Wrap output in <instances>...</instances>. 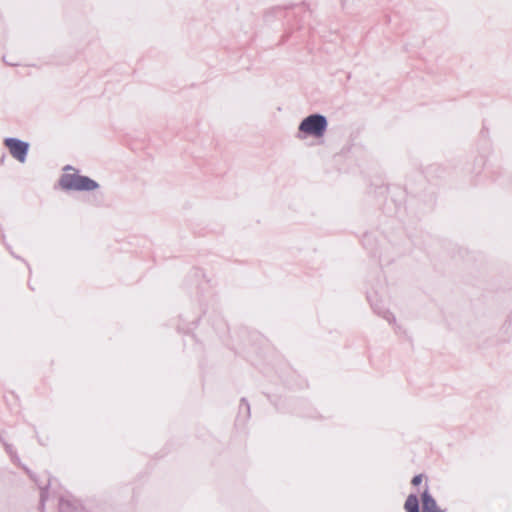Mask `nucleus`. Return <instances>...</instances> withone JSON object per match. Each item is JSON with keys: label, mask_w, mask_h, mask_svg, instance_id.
Returning <instances> with one entry per match:
<instances>
[{"label": "nucleus", "mask_w": 512, "mask_h": 512, "mask_svg": "<svg viewBox=\"0 0 512 512\" xmlns=\"http://www.w3.org/2000/svg\"><path fill=\"white\" fill-rule=\"evenodd\" d=\"M328 128V121L324 115L311 114L305 117L298 126L297 138L300 140L312 137L319 139L324 137Z\"/></svg>", "instance_id": "f257e3e1"}, {"label": "nucleus", "mask_w": 512, "mask_h": 512, "mask_svg": "<svg viewBox=\"0 0 512 512\" xmlns=\"http://www.w3.org/2000/svg\"><path fill=\"white\" fill-rule=\"evenodd\" d=\"M62 184H63V180H62V179H60V180H59V185H62Z\"/></svg>", "instance_id": "423d86ee"}, {"label": "nucleus", "mask_w": 512, "mask_h": 512, "mask_svg": "<svg viewBox=\"0 0 512 512\" xmlns=\"http://www.w3.org/2000/svg\"><path fill=\"white\" fill-rule=\"evenodd\" d=\"M4 145L8 149L10 155L20 163H25L29 151V143L17 138H5Z\"/></svg>", "instance_id": "20e7f679"}, {"label": "nucleus", "mask_w": 512, "mask_h": 512, "mask_svg": "<svg viewBox=\"0 0 512 512\" xmlns=\"http://www.w3.org/2000/svg\"><path fill=\"white\" fill-rule=\"evenodd\" d=\"M98 187L96 181L76 173L71 166L66 165V190L93 191Z\"/></svg>", "instance_id": "f03ea898"}, {"label": "nucleus", "mask_w": 512, "mask_h": 512, "mask_svg": "<svg viewBox=\"0 0 512 512\" xmlns=\"http://www.w3.org/2000/svg\"><path fill=\"white\" fill-rule=\"evenodd\" d=\"M65 503L67 504V503H68V500H65Z\"/></svg>", "instance_id": "0eeeda50"}, {"label": "nucleus", "mask_w": 512, "mask_h": 512, "mask_svg": "<svg viewBox=\"0 0 512 512\" xmlns=\"http://www.w3.org/2000/svg\"><path fill=\"white\" fill-rule=\"evenodd\" d=\"M421 499L422 512H445L444 510L438 507L435 499L427 490L423 492ZM404 509L407 512H419V501L416 495L411 494L407 497L406 502L404 504Z\"/></svg>", "instance_id": "7ed1b4c3"}, {"label": "nucleus", "mask_w": 512, "mask_h": 512, "mask_svg": "<svg viewBox=\"0 0 512 512\" xmlns=\"http://www.w3.org/2000/svg\"><path fill=\"white\" fill-rule=\"evenodd\" d=\"M422 481V476L421 475H416L414 476V478L412 479V484L413 485H418L420 484Z\"/></svg>", "instance_id": "39448f33"}]
</instances>
